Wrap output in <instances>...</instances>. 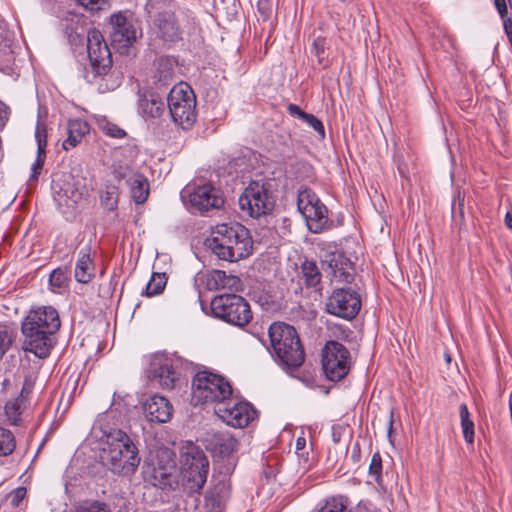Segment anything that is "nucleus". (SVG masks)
Here are the masks:
<instances>
[{
    "label": "nucleus",
    "instance_id": "1",
    "mask_svg": "<svg viewBox=\"0 0 512 512\" xmlns=\"http://www.w3.org/2000/svg\"><path fill=\"white\" fill-rule=\"evenodd\" d=\"M60 328L57 310L52 306H39L30 309L22 322L24 351L45 358L52 349L51 336Z\"/></svg>",
    "mask_w": 512,
    "mask_h": 512
},
{
    "label": "nucleus",
    "instance_id": "2",
    "mask_svg": "<svg viewBox=\"0 0 512 512\" xmlns=\"http://www.w3.org/2000/svg\"><path fill=\"white\" fill-rule=\"evenodd\" d=\"M206 245L218 259L229 262L248 257L253 248L249 231L237 222L216 225Z\"/></svg>",
    "mask_w": 512,
    "mask_h": 512
},
{
    "label": "nucleus",
    "instance_id": "3",
    "mask_svg": "<svg viewBox=\"0 0 512 512\" xmlns=\"http://www.w3.org/2000/svg\"><path fill=\"white\" fill-rule=\"evenodd\" d=\"M100 459L117 474H132L140 463L138 450L130 437L121 430L111 431L101 449Z\"/></svg>",
    "mask_w": 512,
    "mask_h": 512
},
{
    "label": "nucleus",
    "instance_id": "4",
    "mask_svg": "<svg viewBox=\"0 0 512 512\" xmlns=\"http://www.w3.org/2000/svg\"><path fill=\"white\" fill-rule=\"evenodd\" d=\"M180 483L190 493L199 492L207 481L209 460L192 441H185L179 453Z\"/></svg>",
    "mask_w": 512,
    "mask_h": 512
},
{
    "label": "nucleus",
    "instance_id": "5",
    "mask_svg": "<svg viewBox=\"0 0 512 512\" xmlns=\"http://www.w3.org/2000/svg\"><path fill=\"white\" fill-rule=\"evenodd\" d=\"M268 334L273 353L282 365L295 369L303 364L304 350L293 326L275 322L270 325Z\"/></svg>",
    "mask_w": 512,
    "mask_h": 512
},
{
    "label": "nucleus",
    "instance_id": "6",
    "mask_svg": "<svg viewBox=\"0 0 512 512\" xmlns=\"http://www.w3.org/2000/svg\"><path fill=\"white\" fill-rule=\"evenodd\" d=\"M232 395L230 383L222 376L207 371L198 372L192 382V399L196 404L218 403L219 406Z\"/></svg>",
    "mask_w": 512,
    "mask_h": 512
},
{
    "label": "nucleus",
    "instance_id": "7",
    "mask_svg": "<svg viewBox=\"0 0 512 512\" xmlns=\"http://www.w3.org/2000/svg\"><path fill=\"white\" fill-rule=\"evenodd\" d=\"M168 108L174 123L184 130L196 122V98L191 87L183 82L175 84L167 98Z\"/></svg>",
    "mask_w": 512,
    "mask_h": 512
},
{
    "label": "nucleus",
    "instance_id": "8",
    "mask_svg": "<svg viewBox=\"0 0 512 512\" xmlns=\"http://www.w3.org/2000/svg\"><path fill=\"white\" fill-rule=\"evenodd\" d=\"M213 315L229 324L243 327L252 320L248 302L235 293L214 297L211 301Z\"/></svg>",
    "mask_w": 512,
    "mask_h": 512
},
{
    "label": "nucleus",
    "instance_id": "9",
    "mask_svg": "<svg viewBox=\"0 0 512 512\" xmlns=\"http://www.w3.org/2000/svg\"><path fill=\"white\" fill-rule=\"evenodd\" d=\"M239 205L253 218L270 213L274 200L270 193V183L264 179L252 180L239 198Z\"/></svg>",
    "mask_w": 512,
    "mask_h": 512
},
{
    "label": "nucleus",
    "instance_id": "10",
    "mask_svg": "<svg viewBox=\"0 0 512 512\" xmlns=\"http://www.w3.org/2000/svg\"><path fill=\"white\" fill-rule=\"evenodd\" d=\"M297 207L310 232L317 234L329 228L328 209L311 189L299 191Z\"/></svg>",
    "mask_w": 512,
    "mask_h": 512
},
{
    "label": "nucleus",
    "instance_id": "11",
    "mask_svg": "<svg viewBox=\"0 0 512 512\" xmlns=\"http://www.w3.org/2000/svg\"><path fill=\"white\" fill-rule=\"evenodd\" d=\"M322 366L329 380L343 379L351 366L349 350L339 342L328 341L322 351Z\"/></svg>",
    "mask_w": 512,
    "mask_h": 512
},
{
    "label": "nucleus",
    "instance_id": "12",
    "mask_svg": "<svg viewBox=\"0 0 512 512\" xmlns=\"http://www.w3.org/2000/svg\"><path fill=\"white\" fill-rule=\"evenodd\" d=\"M325 306L327 313L351 320L361 309L360 295L351 288L335 289L327 298Z\"/></svg>",
    "mask_w": 512,
    "mask_h": 512
},
{
    "label": "nucleus",
    "instance_id": "13",
    "mask_svg": "<svg viewBox=\"0 0 512 512\" xmlns=\"http://www.w3.org/2000/svg\"><path fill=\"white\" fill-rule=\"evenodd\" d=\"M87 51L91 68L95 75L106 74L112 66L111 52L102 35L97 29L87 33Z\"/></svg>",
    "mask_w": 512,
    "mask_h": 512
},
{
    "label": "nucleus",
    "instance_id": "14",
    "mask_svg": "<svg viewBox=\"0 0 512 512\" xmlns=\"http://www.w3.org/2000/svg\"><path fill=\"white\" fill-rule=\"evenodd\" d=\"M112 27L111 38L113 43L127 47L135 42L141 35L133 14L128 11H120L110 16Z\"/></svg>",
    "mask_w": 512,
    "mask_h": 512
},
{
    "label": "nucleus",
    "instance_id": "15",
    "mask_svg": "<svg viewBox=\"0 0 512 512\" xmlns=\"http://www.w3.org/2000/svg\"><path fill=\"white\" fill-rule=\"evenodd\" d=\"M217 416L234 428L246 427L256 417V411L248 402H224L215 409Z\"/></svg>",
    "mask_w": 512,
    "mask_h": 512
},
{
    "label": "nucleus",
    "instance_id": "16",
    "mask_svg": "<svg viewBox=\"0 0 512 512\" xmlns=\"http://www.w3.org/2000/svg\"><path fill=\"white\" fill-rule=\"evenodd\" d=\"M196 282L199 286L209 291L227 289L233 292H240L243 290L241 279L236 275L227 274L223 270L213 269L199 273Z\"/></svg>",
    "mask_w": 512,
    "mask_h": 512
},
{
    "label": "nucleus",
    "instance_id": "17",
    "mask_svg": "<svg viewBox=\"0 0 512 512\" xmlns=\"http://www.w3.org/2000/svg\"><path fill=\"white\" fill-rule=\"evenodd\" d=\"M153 378L163 389H172L179 379V361L169 356L156 355L151 363Z\"/></svg>",
    "mask_w": 512,
    "mask_h": 512
},
{
    "label": "nucleus",
    "instance_id": "18",
    "mask_svg": "<svg viewBox=\"0 0 512 512\" xmlns=\"http://www.w3.org/2000/svg\"><path fill=\"white\" fill-rule=\"evenodd\" d=\"M190 205L200 212L210 209H219L224 204V199L218 189L210 184H204L189 192Z\"/></svg>",
    "mask_w": 512,
    "mask_h": 512
},
{
    "label": "nucleus",
    "instance_id": "19",
    "mask_svg": "<svg viewBox=\"0 0 512 512\" xmlns=\"http://www.w3.org/2000/svg\"><path fill=\"white\" fill-rule=\"evenodd\" d=\"M323 265H327L325 274L330 278L331 282H345L352 281V273L350 272V264L347 259L337 251L322 252L320 254Z\"/></svg>",
    "mask_w": 512,
    "mask_h": 512
},
{
    "label": "nucleus",
    "instance_id": "20",
    "mask_svg": "<svg viewBox=\"0 0 512 512\" xmlns=\"http://www.w3.org/2000/svg\"><path fill=\"white\" fill-rule=\"evenodd\" d=\"M145 418L150 422L166 423L172 416V405L163 396L152 395L142 404Z\"/></svg>",
    "mask_w": 512,
    "mask_h": 512
},
{
    "label": "nucleus",
    "instance_id": "21",
    "mask_svg": "<svg viewBox=\"0 0 512 512\" xmlns=\"http://www.w3.org/2000/svg\"><path fill=\"white\" fill-rule=\"evenodd\" d=\"M157 35L166 41H176L180 38V28L172 11L160 12L154 19Z\"/></svg>",
    "mask_w": 512,
    "mask_h": 512
},
{
    "label": "nucleus",
    "instance_id": "22",
    "mask_svg": "<svg viewBox=\"0 0 512 512\" xmlns=\"http://www.w3.org/2000/svg\"><path fill=\"white\" fill-rule=\"evenodd\" d=\"M127 177V184L130 187L131 197L136 204L144 203L149 195V183L142 174L129 171L121 175Z\"/></svg>",
    "mask_w": 512,
    "mask_h": 512
},
{
    "label": "nucleus",
    "instance_id": "23",
    "mask_svg": "<svg viewBox=\"0 0 512 512\" xmlns=\"http://www.w3.org/2000/svg\"><path fill=\"white\" fill-rule=\"evenodd\" d=\"M94 264L90 257L89 248H83L79 251L75 267V279L80 283H88L94 276Z\"/></svg>",
    "mask_w": 512,
    "mask_h": 512
},
{
    "label": "nucleus",
    "instance_id": "24",
    "mask_svg": "<svg viewBox=\"0 0 512 512\" xmlns=\"http://www.w3.org/2000/svg\"><path fill=\"white\" fill-rule=\"evenodd\" d=\"M89 124L81 119H74L68 122V137L63 141V149L70 150L76 147L82 140L83 136L89 132Z\"/></svg>",
    "mask_w": 512,
    "mask_h": 512
},
{
    "label": "nucleus",
    "instance_id": "25",
    "mask_svg": "<svg viewBox=\"0 0 512 512\" xmlns=\"http://www.w3.org/2000/svg\"><path fill=\"white\" fill-rule=\"evenodd\" d=\"M177 62L170 57L160 58L157 61L154 78L163 86H168L176 80Z\"/></svg>",
    "mask_w": 512,
    "mask_h": 512
},
{
    "label": "nucleus",
    "instance_id": "26",
    "mask_svg": "<svg viewBox=\"0 0 512 512\" xmlns=\"http://www.w3.org/2000/svg\"><path fill=\"white\" fill-rule=\"evenodd\" d=\"M139 112L146 118L160 117L165 111V104L155 94L144 95L139 99Z\"/></svg>",
    "mask_w": 512,
    "mask_h": 512
},
{
    "label": "nucleus",
    "instance_id": "27",
    "mask_svg": "<svg viewBox=\"0 0 512 512\" xmlns=\"http://www.w3.org/2000/svg\"><path fill=\"white\" fill-rule=\"evenodd\" d=\"M238 449V441L228 432L213 437V452L220 457H230Z\"/></svg>",
    "mask_w": 512,
    "mask_h": 512
},
{
    "label": "nucleus",
    "instance_id": "28",
    "mask_svg": "<svg viewBox=\"0 0 512 512\" xmlns=\"http://www.w3.org/2000/svg\"><path fill=\"white\" fill-rule=\"evenodd\" d=\"M288 113L297 117L311 127L318 135L320 139L325 138V129L323 123L313 114L304 112L298 105L289 104L287 107Z\"/></svg>",
    "mask_w": 512,
    "mask_h": 512
},
{
    "label": "nucleus",
    "instance_id": "29",
    "mask_svg": "<svg viewBox=\"0 0 512 512\" xmlns=\"http://www.w3.org/2000/svg\"><path fill=\"white\" fill-rule=\"evenodd\" d=\"M62 191L64 196L75 204L82 200L87 192L84 180L80 178H73L72 183L67 182L62 188Z\"/></svg>",
    "mask_w": 512,
    "mask_h": 512
},
{
    "label": "nucleus",
    "instance_id": "30",
    "mask_svg": "<svg viewBox=\"0 0 512 512\" xmlns=\"http://www.w3.org/2000/svg\"><path fill=\"white\" fill-rule=\"evenodd\" d=\"M302 275L307 286L316 287L321 281V273L313 261H304L301 265Z\"/></svg>",
    "mask_w": 512,
    "mask_h": 512
},
{
    "label": "nucleus",
    "instance_id": "31",
    "mask_svg": "<svg viewBox=\"0 0 512 512\" xmlns=\"http://www.w3.org/2000/svg\"><path fill=\"white\" fill-rule=\"evenodd\" d=\"M313 512H350L348 500L342 496L328 498L323 505Z\"/></svg>",
    "mask_w": 512,
    "mask_h": 512
},
{
    "label": "nucleus",
    "instance_id": "32",
    "mask_svg": "<svg viewBox=\"0 0 512 512\" xmlns=\"http://www.w3.org/2000/svg\"><path fill=\"white\" fill-rule=\"evenodd\" d=\"M119 190L112 184L106 185L100 195L101 205L108 211H113L118 205Z\"/></svg>",
    "mask_w": 512,
    "mask_h": 512
},
{
    "label": "nucleus",
    "instance_id": "33",
    "mask_svg": "<svg viewBox=\"0 0 512 512\" xmlns=\"http://www.w3.org/2000/svg\"><path fill=\"white\" fill-rule=\"evenodd\" d=\"M69 277L67 273L61 269L52 271L49 277V285L53 292L62 293L68 287Z\"/></svg>",
    "mask_w": 512,
    "mask_h": 512
},
{
    "label": "nucleus",
    "instance_id": "34",
    "mask_svg": "<svg viewBox=\"0 0 512 512\" xmlns=\"http://www.w3.org/2000/svg\"><path fill=\"white\" fill-rule=\"evenodd\" d=\"M167 277L165 273H153L146 285L145 295L154 296L160 294L165 288Z\"/></svg>",
    "mask_w": 512,
    "mask_h": 512
},
{
    "label": "nucleus",
    "instance_id": "35",
    "mask_svg": "<svg viewBox=\"0 0 512 512\" xmlns=\"http://www.w3.org/2000/svg\"><path fill=\"white\" fill-rule=\"evenodd\" d=\"M172 466L166 467V466H159L153 468L152 473V479H153V485L159 486V487H167L171 486V470Z\"/></svg>",
    "mask_w": 512,
    "mask_h": 512
},
{
    "label": "nucleus",
    "instance_id": "36",
    "mask_svg": "<svg viewBox=\"0 0 512 512\" xmlns=\"http://www.w3.org/2000/svg\"><path fill=\"white\" fill-rule=\"evenodd\" d=\"M15 448V440L11 431L0 428V455H9Z\"/></svg>",
    "mask_w": 512,
    "mask_h": 512
},
{
    "label": "nucleus",
    "instance_id": "37",
    "mask_svg": "<svg viewBox=\"0 0 512 512\" xmlns=\"http://www.w3.org/2000/svg\"><path fill=\"white\" fill-rule=\"evenodd\" d=\"M24 404L23 391L21 395L13 400H10L5 405V413L10 420L16 421L21 413Z\"/></svg>",
    "mask_w": 512,
    "mask_h": 512
},
{
    "label": "nucleus",
    "instance_id": "38",
    "mask_svg": "<svg viewBox=\"0 0 512 512\" xmlns=\"http://www.w3.org/2000/svg\"><path fill=\"white\" fill-rule=\"evenodd\" d=\"M35 139L37 142V152H46L47 129L46 125L40 121H38L36 125Z\"/></svg>",
    "mask_w": 512,
    "mask_h": 512
},
{
    "label": "nucleus",
    "instance_id": "39",
    "mask_svg": "<svg viewBox=\"0 0 512 512\" xmlns=\"http://www.w3.org/2000/svg\"><path fill=\"white\" fill-rule=\"evenodd\" d=\"M256 7H257V12L259 14V17L263 21H267L271 18L273 11H274V6H273L272 0H258Z\"/></svg>",
    "mask_w": 512,
    "mask_h": 512
},
{
    "label": "nucleus",
    "instance_id": "40",
    "mask_svg": "<svg viewBox=\"0 0 512 512\" xmlns=\"http://www.w3.org/2000/svg\"><path fill=\"white\" fill-rule=\"evenodd\" d=\"M46 158V152H37V157L31 168L29 183L36 182L40 175Z\"/></svg>",
    "mask_w": 512,
    "mask_h": 512
},
{
    "label": "nucleus",
    "instance_id": "41",
    "mask_svg": "<svg viewBox=\"0 0 512 512\" xmlns=\"http://www.w3.org/2000/svg\"><path fill=\"white\" fill-rule=\"evenodd\" d=\"M79 5L89 11L103 10L108 5V0H75Z\"/></svg>",
    "mask_w": 512,
    "mask_h": 512
},
{
    "label": "nucleus",
    "instance_id": "42",
    "mask_svg": "<svg viewBox=\"0 0 512 512\" xmlns=\"http://www.w3.org/2000/svg\"><path fill=\"white\" fill-rule=\"evenodd\" d=\"M26 494H27L26 488L18 487L8 494L7 500L10 502V504L13 507H18L22 503V501L25 499Z\"/></svg>",
    "mask_w": 512,
    "mask_h": 512
},
{
    "label": "nucleus",
    "instance_id": "43",
    "mask_svg": "<svg viewBox=\"0 0 512 512\" xmlns=\"http://www.w3.org/2000/svg\"><path fill=\"white\" fill-rule=\"evenodd\" d=\"M102 130L103 132L112 137V138H123L126 133L123 129H121L119 126H117L114 123L105 122L102 124Z\"/></svg>",
    "mask_w": 512,
    "mask_h": 512
},
{
    "label": "nucleus",
    "instance_id": "44",
    "mask_svg": "<svg viewBox=\"0 0 512 512\" xmlns=\"http://www.w3.org/2000/svg\"><path fill=\"white\" fill-rule=\"evenodd\" d=\"M369 472L378 481L381 478L382 460L378 453L374 454L369 466Z\"/></svg>",
    "mask_w": 512,
    "mask_h": 512
},
{
    "label": "nucleus",
    "instance_id": "45",
    "mask_svg": "<svg viewBox=\"0 0 512 512\" xmlns=\"http://www.w3.org/2000/svg\"><path fill=\"white\" fill-rule=\"evenodd\" d=\"M461 428H462V432H463L465 441L468 444H473V442H474V423H473V421L471 419L462 421Z\"/></svg>",
    "mask_w": 512,
    "mask_h": 512
},
{
    "label": "nucleus",
    "instance_id": "46",
    "mask_svg": "<svg viewBox=\"0 0 512 512\" xmlns=\"http://www.w3.org/2000/svg\"><path fill=\"white\" fill-rule=\"evenodd\" d=\"M495 7L502 19L507 17V3L506 0H494Z\"/></svg>",
    "mask_w": 512,
    "mask_h": 512
},
{
    "label": "nucleus",
    "instance_id": "47",
    "mask_svg": "<svg viewBox=\"0 0 512 512\" xmlns=\"http://www.w3.org/2000/svg\"><path fill=\"white\" fill-rule=\"evenodd\" d=\"M502 20H503L505 33H506L509 41H511L512 40V20L507 17Z\"/></svg>",
    "mask_w": 512,
    "mask_h": 512
},
{
    "label": "nucleus",
    "instance_id": "48",
    "mask_svg": "<svg viewBox=\"0 0 512 512\" xmlns=\"http://www.w3.org/2000/svg\"><path fill=\"white\" fill-rule=\"evenodd\" d=\"M459 415H460V419H461V422L462 421H466V420H470V413L468 411V407L466 404H461L460 407H459Z\"/></svg>",
    "mask_w": 512,
    "mask_h": 512
},
{
    "label": "nucleus",
    "instance_id": "49",
    "mask_svg": "<svg viewBox=\"0 0 512 512\" xmlns=\"http://www.w3.org/2000/svg\"><path fill=\"white\" fill-rule=\"evenodd\" d=\"M10 339L6 331H0V349H7Z\"/></svg>",
    "mask_w": 512,
    "mask_h": 512
},
{
    "label": "nucleus",
    "instance_id": "50",
    "mask_svg": "<svg viewBox=\"0 0 512 512\" xmlns=\"http://www.w3.org/2000/svg\"><path fill=\"white\" fill-rule=\"evenodd\" d=\"M306 445V440L303 437H299L296 440V450H302Z\"/></svg>",
    "mask_w": 512,
    "mask_h": 512
},
{
    "label": "nucleus",
    "instance_id": "51",
    "mask_svg": "<svg viewBox=\"0 0 512 512\" xmlns=\"http://www.w3.org/2000/svg\"><path fill=\"white\" fill-rule=\"evenodd\" d=\"M505 224L509 229H512V214L510 212L505 215Z\"/></svg>",
    "mask_w": 512,
    "mask_h": 512
},
{
    "label": "nucleus",
    "instance_id": "52",
    "mask_svg": "<svg viewBox=\"0 0 512 512\" xmlns=\"http://www.w3.org/2000/svg\"><path fill=\"white\" fill-rule=\"evenodd\" d=\"M321 46H323V43H321ZM314 49L316 50V54L319 55L320 50L323 51V47L319 48V42L315 41L313 44Z\"/></svg>",
    "mask_w": 512,
    "mask_h": 512
},
{
    "label": "nucleus",
    "instance_id": "53",
    "mask_svg": "<svg viewBox=\"0 0 512 512\" xmlns=\"http://www.w3.org/2000/svg\"><path fill=\"white\" fill-rule=\"evenodd\" d=\"M321 46H323V43H321ZM314 49L316 50V54L319 55L320 50L323 51V47L319 48V42L315 41L313 44Z\"/></svg>",
    "mask_w": 512,
    "mask_h": 512
},
{
    "label": "nucleus",
    "instance_id": "54",
    "mask_svg": "<svg viewBox=\"0 0 512 512\" xmlns=\"http://www.w3.org/2000/svg\"><path fill=\"white\" fill-rule=\"evenodd\" d=\"M507 1L509 3L510 7L512 8V0H507Z\"/></svg>",
    "mask_w": 512,
    "mask_h": 512
}]
</instances>
